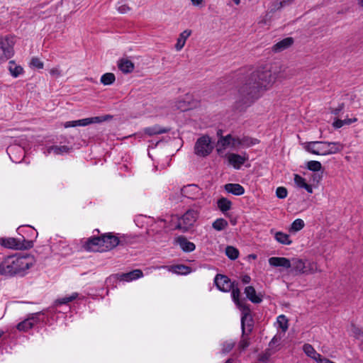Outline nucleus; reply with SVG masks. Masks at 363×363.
Returning a JSON list of instances; mask_svg holds the SVG:
<instances>
[{
  "mask_svg": "<svg viewBox=\"0 0 363 363\" xmlns=\"http://www.w3.org/2000/svg\"><path fill=\"white\" fill-rule=\"evenodd\" d=\"M276 79L277 74L272 72L270 65L257 67L240 87L235 108L239 111H245L273 86Z\"/></svg>",
  "mask_w": 363,
  "mask_h": 363,
  "instance_id": "obj_1",
  "label": "nucleus"
},
{
  "mask_svg": "<svg viewBox=\"0 0 363 363\" xmlns=\"http://www.w3.org/2000/svg\"><path fill=\"white\" fill-rule=\"evenodd\" d=\"M32 265L33 258L30 256H8L0 263V274L9 277L23 276Z\"/></svg>",
  "mask_w": 363,
  "mask_h": 363,
  "instance_id": "obj_2",
  "label": "nucleus"
},
{
  "mask_svg": "<svg viewBox=\"0 0 363 363\" xmlns=\"http://www.w3.org/2000/svg\"><path fill=\"white\" fill-rule=\"evenodd\" d=\"M305 150L315 155H328L341 152L343 145L340 142L312 141L305 144Z\"/></svg>",
  "mask_w": 363,
  "mask_h": 363,
  "instance_id": "obj_3",
  "label": "nucleus"
},
{
  "mask_svg": "<svg viewBox=\"0 0 363 363\" xmlns=\"http://www.w3.org/2000/svg\"><path fill=\"white\" fill-rule=\"evenodd\" d=\"M201 205L194 203L190 209L179 219L176 228L181 230L182 232L188 231L196 221L199 218Z\"/></svg>",
  "mask_w": 363,
  "mask_h": 363,
  "instance_id": "obj_4",
  "label": "nucleus"
},
{
  "mask_svg": "<svg viewBox=\"0 0 363 363\" xmlns=\"http://www.w3.org/2000/svg\"><path fill=\"white\" fill-rule=\"evenodd\" d=\"M230 291L233 301L237 305V306L242 311L241 327L243 336L245 330V321L247 320V318L250 316V306L247 305L244 301L240 300V289L238 288V282L234 281L233 287L230 290Z\"/></svg>",
  "mask_w": 363,
  "mask_h": 363,
  "instance_id": "obj_5",
  "label": "nucleus"
},
{
  "mask_svg": "<svg viewBox=\"0 0 363 363\" xmlns=\"http://www.w3.org/2000/svg\"><path fill=\"white\" fill-rule=\"evenodd\" d=\"M214 147L211 138L208 135H203L195 143L194 153L199 157H206L213 152Z\"/></svg>",
  "mask_w": 363,
  "mask_h": 363,
  "instance_id": "obj_6",
  "label": "nucleus"
},
{
  "mask_svg": "<svg viewBox=\"0 0 363 363\" xmlns=\"http://www.w3.org/2000/svg\"><path fill=\"white\" fill-rule=\"evenodd\" d=\"M40 315H44V313L40 311L30 314L27 318L18 323L16 325L17 330L21 332L28 331L40 322Z\"/></svg>",
  "mask_w": 363,
  "mask_h": 363,
  "instance_id": "obj_7",
  "label": "nucleus"
},
{
  "mask_svg": "<svg viewBox=\"0 0 363 363\" xmlns=\"http://www.w3.org/2000/svg\"><path fill=\"white\" fill-rule=\"evenodd\" d=\"M313 267V263H309L308 266H306V262L301 259L292 260L291 267L295 274H313L316 272V269H314Z\"/></svg>",
  "mask_w": 363,
  "mask_h": 363,
  "instance_id": "obj_8",
  "label": "nucleus"
},
{
  "mask_svg": "<svg viewBox=\"0 0 363 363\" xmlns=\"http://www.w3.org/2000/svg\"><path fill=\"white\" fill-rule=\"evenodd\" d=\"M102 248L104 250L108 251L118 245H123V240L117 237L113 233L101 234Z\"/></svg>",
  "mask_w": 363,
  "mask_h": 363,
  "instance_id": "obj_9",
  "label": "nucleus"
},
{
  "mask_svg": "<svg viewBox=\"0 0 363 363\" xmlns=\"http://www.w3.org/2000/svg\"><path fill=\"white\" fill-rule=\"evenodd\" d=\"M0 48L2 51V56L0 57V61H6L13 56V43L8 37L1 40Z\"/></svg>",
  "mask_w": 363,
  "mask_h": 363,
  "instance_id": "obj_10",
  "label": "nucleus"
},
{
  "mask_svg": "<svg viewBox=\"0 0 363 363\" xmlns=\"http://www.w3.org/2000/svg\"><path fill=\"white\" fill-rule=\"evenodd\" d=\"M214 283L220 291L229 292L233 287L234 281H231L225 275L218 274L215 277Z\"/></svg>",
  "mask_w": 363,
  "mask_h": 363,
  "instance_id": "obj_11",
  "label": "nucleus"
},
{
  "mask_svg": "<svg viewBox=\"0 0 363 363\" xmlns=\"http://www.w3.org/2000/svg\"><path fill=\"white\" fill-rule=\"evenodd\" d=\"M83 247L86 251H104L101 235L91 236L85 241Z\"/></svg>",
  "mask_w": 363,
  "mask_h": 363,
  "instance_id": "obj_12",
  "label": "nucleus"
},
{
  "mask_svg": "<svg viewBox=\"0 0 363 363\" xmlns=\"http://www.w3.org/2000/svg\"><path fill=\"white\" fill-rule=\"evenodd\" d=\"M229 164L232 165L235 169H240L244 163L248 160V155L245 153L240 155L236 153H229L227 155Z\"/></svg>",
  "mask_w": 363,
  "mask_h": 363,
  "instance_id": "obj_13",
  "label": "nucleus"
},
{
  "mask_svg": "<svg viewBox=\"0 0 363 363\" xmlns=\"http://www.w3.org/2000/svg\"><path fill=\"white\" fill-rule=\"evenodd\" d=\"M182 194L189 199H196L201 194V189L197 185L189 184L182 189Z\"/></svg>",
  "mask_w": 363,
  "mask_h": 363,
  "instance_id": "obj_14",
  "label": "nucleus"
},
{
  "mask_svg": "<svg viewBox=\"0 0 363 363\" xmlns=\"http://www.w3.org/2000/svg\"><path fill=\"white\" fill-rule=\"evenodd\" d=\"M111 118L112 116L110 115H104L101 116H95L77 120V123L79 124V126H86L92 123H99L106 121Z\"/></svg>",
  "mask_w": 363,
  "mask_h": 363,
  "instance_id": "obj_15",
  "label": "nucleus"
},
{
  "mask_svg": "<svg viewBox=\"0 0 363 363\" xmlns=\"http://www.w3.org/2000/svg\"><path fill=\"white\" fill-rule=\"evenodd\" d=\"M118 279L122 281H131L143 277V272L141 269H134L127 273L117 274Z\"/></svg>",
  "mask_w": 363,
  "mask_h": 363,
  "instance_id": "obj_16",
  "label": "nucleus"
},
{
  "mask_svg": "<svg viewBox=\"0 0 363 363\" xmlns=\"http://www.w3.org/2000/svg\"><path fill=\"white\" fill-rule=\"evenodd\" d=\"M176 242L179 245L181 249L185 252H193L196 245L194 242L189 241L186 237L180 235L177 238Z\"/></svg>",
  "mask_w": 363,
  "mask_h": 363,
  "instance_id": "obj_17",
  "label": "nucleus"
},
{
  "mask_svg": "<svg viewBox=\"0 0 363 363\" xmlns=\"http://www.w3.org/2000/svg\"><path fill=\"white\" fill-rule=\"evenodd\" d=\"M269 264L272 267H282L286 269L291 267V261L286 257H272L269 259Z\"/></svg>",
  "mask_w": 363,
  "mask_h": 363,
  "instance_id": "obj_18",
  "label": "nucleus"
},
{
  "mask_svg": "<svg viewBox=\"0 0 363 363\" xmlns=\"http://www.w3.org/2000/svg\"><path fill=\"white\" fill-rule=\"evenodd\" d=\"M245 294L247 298L253 303H260L262 301V296L260 294H257L252 286H246Z\"/></svg>",
  "mask_w": 363,
  "mask_h": 363,
  "instance_id": "obj_19",
  "label": "nucleus"
},
{
  "mask_svg": "<svg viewBox=\"0 0 363 363\" xmlns=\"http://www.w3.org/2000/svg\"><path fill=\"white\" fill-rule=\"evenodd\" d=\"M170 128L167 127H162L159 125H155L150 127L145 128L143 132L145 135L153 136L155 135L167 133L169 132Z\"/></svg>",
  "mask_w": 363,
  "mask_h": 363,
  "instance_id": "obj_20",
  "label": "nucleus"
},
{
  "mask_svg": "<svg viewBox=\"0 0 363 363\" xmlns=\"http://www.w3.org/2000/svg\"><path fill=\"white\" fill-rule=\"evenodd\" d=\"M294 43V39L291 37H287L274 44L272 50L275 52H281L289 48Z\"/></svg>",
  "mask_w": 363,
  "mask_h": 363,
  "instance_id": "obj_21",
  "label": "nucleus"
},
{
  "mask_svg": "<svg viewBox=\"0 0 363 363\" xmlns=\"http://www.w3.org/2000/svg\"><path fill=\"white\" fill-rule=\"evenodd\" d=\"M224 189L235 196H241L245 193L244 187L240 184L228 183L225 184Z\"/></svg>",
  "mask_w": 363,
  "mask_h": 363,
  "instance_id": "obj_22",
  "label": "nucleus"
},
{
  "mask_svg": "<svg viewBox=\"0 0 363 363\" xmlns=\"http://www.w3.org/2000/svg\"><path fill=\"white\" fill-rule=\"evenodd\" d=\"M118 69L125 74L131 73L135 67L134 63L128 59H121L118 62Z\"/></svg>",
  "mask_w": 363,
  "mask_h": 363,
  "instance_id": "obj_23",
  "label": "nucleus"
},
{
  "mask_svg": "<svg viewBox=\"0 0 363 363\" xmlns=\"http://www.w3.org/2000/svg\"><path fill=\"white\" fill-rule=\"evenodd\" d=\"M294 183L298 187L304 189L309 194L313 193V187L311 185L306 183V179L298 174H294Z\"/></svg>",
  "mask_w": 363,
  "mask_h": 363,
  "instance_id": "obj_24",
  "label": "nucleus"
},
{
  "mask_svg": "<svg viewBox=\"0 0 363 363\" xmlns=\"http://www.w3.org/2000/svg\"><path fill=\"white\" fill-rule=\"evenodd\" d=\"M232 205V201L225 197H221L217 201V207L223 214L231 209Z\"/></svg>",
  "mask_w": 363,
  "mask_h": 363,
  "instance_id": "obj_25",
  "label": "nucleus"
},
{
  "mask_svg": "<svg viewBox=\"0 0 363 363\" xmlns=\"http://www.w3.org/2000/svg\"><path fill=\"white\" fill-rule=\"evenodd\" d=\"M191 30H185L182 33H180V35L177 39V42L175 45V48L177 51L181 50L184 48V46L186 43V39L191 35Z\"/></svg>",
  "mask_w": 363,
  "mask_h": 363,
  "instance_id": "obj_26",
  "label": "nucleus"
},
{
  "mask_svg": "<svg viewBox=\"0 0 363 363\" xmlns=\"http://www.w3.org/2000/svg\"><path fill=\"white\" fill-rule=\"evenodd\" d=\"M18 238H0L1 245L4 246V247H6V248L17 250V247H18Z\"/></svg>",
  "mask_w": 363,
  "mask_h": 363,
  "instance_id": "obj_27",
  "label": "nucleus"
},
{
  "mask_svg": "<svg viewBox=\"0 0 363 363\" xmlns=\"http://www.w3.org/2000/svg\"><path fill=\"white\" fill-rule=\"evenodd\" d=\"M274 239L281 245H289L292 243V240L288 234L279 231L274 234Z\"/></svg>",
  "mask_w": 363,
  "mask_h": 363,
  "instance_id": "obj_28",
  "label": "nucleus"
},
{
  "mask_svg": "<svg viewBox=\"0 0 363 363\" xmlns=\"http://www.w3.org/2000/svg\"><path fill=\"white\" fill-rule=\"evenodd\" d=\"M303 350L308 357L314 359L315 361L319 358V356L320 355V354L318 353L314 347L308 343H305L303 345Z\"/></svg>",
  "mask_w": 363,
  "mask_h": 363,
  "instance_id": "obj_29",
  "label": "nucleus"
},
{
  "mask_svg": "<svg viewBox=\"0 0 363 363\" xmlns=\"http://www.w3.org/2000/svg\"><path fill=\"white\" fill-rule=\"evenodd\" d=\"M172 269L173 272L182 275L188 274L191 272V267L184 264L173 265L172 266Z\"/></svg>",
  "mask_w": 363,
  "mask_h": 363,
  "instance_id": "obj_30",
  "label": "nucleus"
},
{
  "mask_svg": "<svg viewBox=\"0 0 363 363\" xmlns=\"http://www.w3.org/2000/svg\"><path fill=\"white\" fill-rule=\"evenodd\" d=\"M78 296H79L78 293L74 292L69 296H65V297L57 298L55 301V304L56 306H61L63 304H67L68 303L72 302L74 300H75L78 297Z\"/></svg>",
  "mask_w": 363,
  "mask_h": 363,
  "instance_id": "obj_31",
  "label": "nucleus"
},
{
  "mask_svg": "<svg viewBox=\"0 0 363 363\" xmlns=\"http://www.w3.org/2000/svg\"><path fill=\"white\" fill-rule=\"evenodd\" d=\"M18 247H17V250H29L33 247V241L26 240L23 236H22V238H18Z\"/></svg>",
  "mask_w": 363,
  "mask_h": 363,
  "instance_id": "obj_32",
  "label": "nucleus"
},
{
  "mask_svg": "<svg viewBox=\"0 0 363 363\" xmlns=\"http://www.w3.org/2000/svg\"><path fill=\"white\" fill-rule=\"evenodd\" d=\"M9 71L13 77H18L23 72L22 67L16 65L13 61L9 62Z\"/></svg>",
  "mask_w": 363,
  "mask_h": 363,
  "instance_id": "obj_33",
  "label": "nucleus"
},
{
  "mask_svg": "<svg viewBox=\"0 0 363 363\" xmlns=\"http://www.w3.org/2000/svg\"><path fill=\"white\" fill-rule=\"evenodd\" d=\"M277 322L279 328L284 333H286L289 328V320L284 315H279L277 318Z\"/></svg>",
  "mask_w": 363,
  "mask_h": 363,
  "instance_id": "obj_34",
  "label": "nucleus"
},
{
  "mask_svg": "<svg viewBox=\"0 0 363 363\" xmlns=\"http://www.w3.org/2000/svg\"><path fill=\"white\" fill-rule=\"evenodd\" d=\"M116 81V77L113 73L107 72L101 77L100 82L104 85H111Z\"/></svg>",
  "mask_w": 363,
  "mask_h": 363,
  "instance_id": "obj_35",
  "label": "nucleus"
},
{
  "mask_svg": "<svg viewBox=\"0 0 363 363\" xmlns=\"http://www.w3.org/2000/svg\"><path fill=\"white\" fill-rule=\"evenodd\" d=\"M228 221L222 218H217L216 220H214V222L212 224V227L218 231H221L224 230L225 228L228 227Z\"/></svg>",
  "mask_w": 363,
  "mask_h": 363,
  "instance_id": "obj_36",
  "label": "nucleus"
},
{
  "mask_svg": "<svg viewBox=\"0 0 363 363\" xmlns=\"http://www.w3.org/2000/svg\"><path fill=\"white\" fill-rule=\"evenodd\" d=\"M225 255L229 259L235 260L239 256V250L235 247L227 246L225 248Z\"/></svg>",
  "mask_w": 363,
  "mask_h": 363,
  "instance_id": "obj_37",
  "label": "nucleus"
},
{
  "mask_svg": "<svg viewBox=\"0 0 363 363\" xmlns=\"http://www.w3.org/2000/svg\"><path fill=\"white\" fill-rule=\"evenodd\" d=\"M305 226L304 221L301 218H296L293 221L289 228L291 232H298L303 229Z\"/></svg>",
  "mask_w": 363,
  "mask_h": 363,
  "instance_id": "obj_38",
  "label": "nucleus"
},
{
  "mask_svg": "<svg viewBox=\"0 0 363 363\" xmlns=\"http://www.w3.org/2000/svg\"><path fill=\"white\" fill-rule=\"evenodd\" d=\"M306 167L312 172H319L322 169V164L320 162L311 160L307 162Z\"/></svg>",
  "mask_w": 363,
  "mask_h": 363,
  "instance_id": "obj_39",
  "label": "nucleus"
},
{
  "mask_svg": "<svg viewBox=\"0 0 363 363\" xmlns=\"http://www.w3.org/2000/svg\"><path fill=\"white\" fill-rule=\"evenodd\" d=\"M294 0H277L273 3L272 6V11L281 9L282 7L289 4Z\"/></svg>",
  "mask_w": 363,
  "mask_h": 363,
  "instance_id": "obj_40",
  "label": "nucleus"
},
{
  "mask_svg": "<svg viewBox=\"0 0 363 363\" xmlns=\"http://www.w3.org/2000/svg\"><path fill=\"white\" fill-rule=\"evenodd\" d=\"M232 136L231 135H228L226 136H221L220 138L218 141V145L223 148H225L229 145L231 144Z\"/></svg>",
  "mask_w": 363,
  "mask_h": 363,
  "instance_id": "obj_41",
  "label": "nucleus"
},
{
  "mask_svg": "<svg viewBox=\"0 0 363 363\" xmlns=\"http://www.w3.org/2000/svg\"><path fill=\"white\" fill-rule=\"evenodd\" d=\"M116 9L121 13H126L130 11V8L123 0L118 2Z\"/></svg>",
  "mask_w": 363,
  "mask_h": 363,
  "instance_id": "obj_42",
  "label": "nucleus"
},
{
  "mask_svg": "<svg viewBox=\"0 0 363 363\" xmlns=\"http://www.w3.org/2000/svg\"><path fill=\"white\" fill-rule=\"evenodd\" d=\"M351 331L356 338H360L363 337V330L354 323H351Z\"/></svg>",
  "mask_w": 363,
  "mask_h": 363,
  "instance_id": "obj_43",
  "label": "nucleus"
},
{
  "mask_svg": "<svg viewBox=\"0 0 363 363\" xmlns=\"http://www.w3.org/2000/svg\"><path fill=\"white\" fill-rule=\"evenodd\" d=\"M242 146L244 147H250L257 143V140H253L249 137H243L241 138Z\"/></svg>",
  "mask_w": 363,
  "mask_h": 363,
  "instance_id": "obj_44",
  "label": "nucleus"
},
{
  "mask_svg": "<svg viewBox=\"0 0 363 363\" xmlns=\"http://www.w3.org/2000/svg\"><path fill=\"white\" fill-rule=\"evenodd\" d=\"M271 356L272 352H270L269 349H267L264 352L259 354L258 359L259 362H267Z\"/></svg>",
  "mask_w": 363,
  "mask_h": 363,
  "instance_id": "obj_45",
  "label": "nucleus"
},
{
  "mask_svg": "<svg viewBox=\"0 0 363 363\" xmlns=\"http://www.w3.org/2000/svg\"><path fill=\"white\" fill-rule=\"evenodd\" d=\"M288 195L287 189L284 186H279L276 189V196L279 199H285Z\"/></svg>",
  "mask_w": 363,
  "mask_h": 363,
  "instance_id": "obj_46",
  "label": "nucleus"
},
{
  "mask_svg": "<svg viewBox=\"0 0 363 363\" xmlns=\"http://www.w3.org/2000/svg\"><path fill=\"white\" fill-rule=\"evenodd\" d=\"M54 152L55 154H62L63 152H67L69 150V147L67 145H61V146H54L52 147Z\"/></svg>",
  "mask_w": 363,
  "mask_h": 363,
  "instance_id": "obj_47",
  "label": "nucleus"
},
{
  "mask_svg": "<svg viewBox=\"0 0 363 363\" xmlns=\"http://www.w3.org/2000/svg\"><path fill=\"white\" fill-rule=\"evenodd\" d=\"M30 64L38 69H43L44 65L43 62L38 57H33Z\"/></svg>",
  "mask_w": 363,
  "mask_h": 363,
  "instance_id": "obj_48",
  "label": "nucleus"
},
{
  "mask_svg": "<svg viewBox=\"0 0 363 363\" xmlns=\"http://www.w3.org/2000/svg\"><path fill=\"white\" fill-rule=\"evenodd\" d=\"M250 345V340L248 337H242L239 342V348L245 350Z\"/></svg>",
  "mask_w": 363,
  "mask_h": 363,
  "instance_id": "obj_49",
  "label": "nucleus"
},
{
  "mask_svg": "<svg viewBox=\"0 0 363 363\" xmlns=\"http://www.w3.org/2000/svg\"><path fill=\"white\" fill-rule=\"evenodd\" d=\"M233 342H225L223 345V350L224 352H228L233 348Z\"/></svg>",
  "mask_w": 363,
  "mask_h": 363,
  "instance_id": "obj_50",
  "label": "nucleus"
},
{
  "mask_svg": "<svg viewBox=\"0 0 363 363\" xmlns=\"http://www.w3.org/2000/svg\"><path fill=\"white\" fill-rule=\"evenodd\" d=\"M50 75L58 77L61 75V71L58 67H53L50 70Z\"/></svg>",
  "mask_w": 363,
  "mask_h": 363,
  "instance_id": "obj_51",
  "label": "nucleus"
},
{
  "mask_svg": "<svg viewBox=\"0 0 363 363\" xmlns=\"http://www.w3.org/2000/svg\"><path fill=\"white\" fill-rule=\"evenodd\" d=\"M344 108V104H340L338 105L337 108H333L331 111V113L334 115H339V113L342 111Z\"/></svg>",
  "mask_w": 363,
  "mask_h": 363,
  "instance_id": "obj_52",
  "label": "nucleus"
},
{
  "mask_svg": "<svg viewBox=\"0 0 363 363\" xmlns=\"http://www.w3.org/2000/svg\"><path fill=\"white\" fill-rule=\"evenodd\" d=\"M241 138H238V137H236V138H233L232 137V140H231V144L234 147H236V146H242V143H241Z\"/></svg>",
  "mask_w": 363,
  "mask_h": 363,
  "instance_id": "obj_53",
  "label": "nucleus"
},
{
  "mask_svg": "<svg viewBox=\"0 0 363 363\" xmlns=\"http://www.w3.org/2000/svg\"><path fill=\"white\" fill-rule=\"evenodd\" d=\"M64 126H65V128H67L79 126V124L77 123V121H67L64 124Z\"/></svg>",
  "mask_w": 363,
  "mask_h": 363,
  "instance_id": "obj_54",
  "label": "nucleus"
},
{
  "mask_svg": "<svg viewBox=\"0 0 363 363\" xmlns=\"http://www.w3.org/2000/svg\"><path fill=\"white\" fill-rule=\"evenodd\" d=\"M333 125L335 128H340L342 126H344L345 125H344L343 120H342V119H337V120H335L333 122Z\"/></svg>",
  "mask_w": 363,
  "mask_h": 363,
  "instance_id": "obj_55",
  "label": "nucleus"
},
{
  "mask_svg": "<svg viewBox=\"0 0 363 363\" xmlns=\"http://www.w3.org/2000/svg\"><path fill=\"white\" fill-rule=\"evenodd\" d=\"M315 362L317 363H333V361L326 357H323L321 354L319 356V358L315 360Z\"/></svg>",
  "mask_w": 363,
  "mask_h": 363,
  "instance_id": "obj_56",
  "label": "nucleus"
},
{
  "mask_svg": "<svg viewBox=\"0 0 363 363\" xmlns=\"http://www.w3.org/2000/svg\"><path fill=\"white\" fill-rule=\"evenodd\" d=\"M357 121V118H345L343 119L344 125H350L352 123H354Z\"/></svg>",
  "mask_w": 363,
  "mask_h": 363,
  "instance_id": "obj_57",
  "label": "nucleus"
},
{
  "mask_svg": "<svg viewBox=\"0 0 363 363\" xmlns=\"http://www.w3.org/2000/svg\"><path fill=\"white\" fill-rule=\"evenodd\" d=\"M251 278L249 275H244L242 277V282L243 284H248L250 282Z\"/></svg>",
  "mask_w": 363,
  "mask_h": 363,
  "instance_id": "obj_58",
  "label": "nucleus"
},
{
  "mask_svg": "<svg viewBox=\"0 0 363 363\" xmlns=\"http://www.w3.org/2000/svg\"><path fill=\"white\" fill-rule=\"evenodd\" d=\"M203 0H191L192 4L194 6H199L200 5L202 2H203Z\"/></svg>",
  "mask_w": 363,
  "mask_h": 363,
  "instance_id": "obj_59",
  "label": "nucleus"
},
{
  "mask_svg": "<svg viewBox=\"0 0 363 363\" xmlns=\"http://www.w3.org/2000/svg\"><path fill=\"white\" fill-rule=\"evenodd\" d=\"M358 5L362 8L363 10V0H357Z\"/></svg>",
  "mask_w": 363,
  "mask_h": 363,
  "instance_id": "obj_60",
  "label": "nucleus"
},
{
  "mask_svg": "<svg viewBox=\"0 0 363 363\" xmlns=\"http://www.w3.org/2000/svg\"><path fill=\"white\" fill-rule=\"evenodd\" d=\"M276 340H277L276 337H274L271 340V341H270V342H269V345H271L272 344L275 343Z\"/></svg>",
  "mask_w": 363,
  "mask_h": 363,
  "instance_id": "obj_61",
  "label": "nucleus"
},
{
  "mask_svg": "<svg viewBox=\"0 0 363 363\" xmlns=\"http://www.w3.org/2000/svg\"><path fill=\"white\" fill-rule=\"evenodd\" d=\"M233 360L231 358L228 359L225 363H233Z\"/></svg>",
  "mask_w": 363,
  "mask_h": 363,
  "instance_id": "obj_62",
  "label": "nucleus"
},
{
  "mask_svg": "<svg viewBox=\"0 0 363 363\" xmlns=\"http://www.w3.org/2000/svg\"><path fill=\"white\" fill-rule=\"evenodd\" d=\"M233 2L236 4V5H239L240 3V0H233Z\"/></svg>",
  "mask_w": 363,
  "mask_h": 363,
  "instance_id": "obj_63",
  "label": "nucleus"
},
{
  "mask_svg": "<svg viewBox=\"0 0 363 363\" xmlns=\"http://www.w3.org/2000/svg\"><path fill=\"white\" fill-rule=\"evenodd\" d=\"M248 326H249V328H249V331H250V332H251L252 325V324H250V325H248Z\"/></svg>",
  "mask_w": 363,
  "mask_h": 363,
  "instance_id": "obj_64",
  "label": "nucleus"
}]
</instances>
